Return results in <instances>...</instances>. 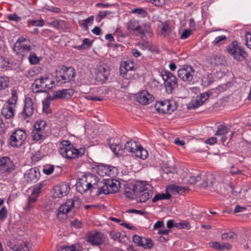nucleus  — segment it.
I'll return each instance as SVG.
<instances>
[{
    "label": "nucleus",
    "mask_w": 251,
    "mask_h": 251,
    "mask_svg": "<svg viewBox=\"0 0 251 251\" xmlns=\"http://www.w3.org/2000/svg\"><path fill=\"white\" fill-rule=\"evenodd\" d=\"M162 168L164 173V174L162 176L165 179H167V178L165 176L170 175L172 176L174 174V172L176 170V166L175 165H171L169 163H167L163 165Z\"/></svg>",
    "instance_id": "cd10ccee"
},
{
    "label": "nucleus",
    "mask_w": 251,
    "mask_h": 251,
    "mask_svg": "<svg viewBox=\"0 0 251 251\" xmlns=\"http://www.w3.org/2000/svg\"><path fill=\"white\" fill-rule=\"evenodd\" d=\"M79 245H73L70 247H61L58 251H79Z\"/></svg>",
    "instance_id": "a19ab883"
},
{
    "label": "nucleus",
    "mask_w": 251,
    "mask_h": 251,
    "mask_svg": "<svg viewBox=\"0 0 251 251\" xmlns=\"http://www.w3.org/2000/svg\"><path fill=\"white\" fill-rule=\"evenodd\" d=\"M155 108L159 113L171 114L174 111L176 107L173 105L169 100L158 101L155 105Z\"/></svg>",
    "instance_id": "9b49d317"
},
{
    "label": "nucleus",
    "mask_w": 251,
    "mask_h": 251,
    "mask_svg": "<svg viewBox=\"0 0 251 251\" xmlns=\"http://www.w3.org/2000/svg\"><path fill=\"white\" fill-rule=\"evenodd\" d=\"M213 77L211 74H208L203 76L201 81L202 85L204 86H207L213 82Z\"/></svg>",
    "instance_id": "4c0bfd02"
},
{
    "label": "nucleus",
    "mask_w": 251,
    "mask_h": 251,
    "mask_svg": "<svg viewBox=\"0 0 251 251\" xmlns=\"http://www.w3.org/2000/svg\"><path fill=\"white\" fill-rule=\"evenodd\" d=\"M45 23L43 20H31L28 21V24L29 25L36 26H42L44 25Z\"/></svg>",
    "instance_id": "de8ad7c7"
},
{
    "label": "nucleus",
    "mask_w": 251,
    "mask_h": 251,
    "mask_svg": "<svg viewBox=\"0 0 251 251\" xmlns=\"http://www.w3.org/2000/svg\"><path fill=\"white\" fill-rule=\"evenodd\" d=\"M234 232H229L228 233H224L222 235V238L223 239L227 240V239H232L234 236Z\"/></svg>",
    "instance_id": "69168bd1"
},
{
    "label": "nucleus",
    "mask_w": 251,
    "mask_h": 251,
    "mask_svg": "<svg viewBox=\"0 0 251 251\" xmlns=\"http://www.w3.org/2000/svg\"><path fill=\"white\" fill-rule=\"evenodd\" d=\"M54 171L53 166H51L48 168H45L43 169V172L48 175H50Z\"/></svg>",
    "instance_id": "774afa93"
},
{
    "label": "nucleus",
    "mask_w": 251,
    "mask_h": 251,
    "mask_svg": "<svg viewBox=\"0 0 251 251\" xmlns=\"http://www.w3.org/2000/svg\"><path fill=\"white\" fill-rule=\"evenodd\" d=\"M226 40V37L225 35L219 36L215 38L214 42L216 45H221L223 44Z\"/></svg>",
    "instance_id": "5fc2aeb1"
},
{
    "label": "nucleus",
    "mask_w": 251,
    "mask_h": 251,
    "mask_svg": "<svg viewBox=\"0 0 251 251\" xmlns=\"http://www.w3.org/2000/svg\"><path fill=\"white\" fill-rule=\"evenodd\" d=\"M103 181H99V177L93 174H89L84 175L79 178L75 183L76 188H96L101 187L100 184H102Z\"/></svg>",
    "instance_id": "f03ea898"
},
{
    "label": "nucleus",
    "mask_w": 251,
    "mask_h": 251,
    "mask_svg": "<svg viewBox=\"0 0 251 251\" xmlns=\"http://www.w3.org/2000/svg\"><path fill=\"white\" fill-rule=\"evenodd\" d=\"M227 52L233 58L238 61L245 60L248 55L243 47L238 44L236 41H233L226 48Z\"/></svg>",
    "instance_id": "7ed1b4c3"
},
{
    "label": "nucleus",
    "mask_w": 251,
    "mask_h": 251,
    "mask_svg": "<svg viewBox=\"0 0 251 251\" xmlns=\"http://www.w3.org/2000/svg\"><path fill=\"white\" fill-rule=\"evenodd\" d=\"M60 72L61 74L60 76L64 83L73 80L75 75V69L70 67L62 66Z\"/></svg>",
    "instance_id": "2eb2a0df"
},
{
    "label": "nucleus",
    "mask_w": 251,
    "mask_h": 251,
    "mask_svg": "<svg viewBox=\"0 0 251 251\" xmlns=\"http://www.w3.org/2000/svg\"><path fill=\"white\" fill-rule=\"evenodd\" d=\"M189 189H169V193L175 196L182 195L188 192Z\"/></svg>",
    "instance_id": "49530a36"
},
{
    "label": "nucleus",
    "mask_w": 251,
    "mask_h": 251,
    "mask_svg": "<svg viewBox=\"0 0 251 251\" xmlns=\"http://www.w3.org/2000/svg\"><path fill=\"white\" fill-rule=\"evenodd\" d=\"M15 251H28V249L24 247L23 246V243L22 242L20 244L16 245Z\"/></svg>",
    "instance_id": "0e129e2a"
},
{
    "label": "nucleus",
    "mask_w": 251,
    "mask_h": 251,
    "mask_svg": "<svg viewBox=\"0 0 251 251\" xmlns=\"http://www.w3.org/2000/svg\"><path fill=\"white\" fill-rule=\"evenodd\" d=\"M119 192V189H98L96 195L99 196L101 193L107 195L109 194L117 193Z\"/></svg>",
    "instance_id": "a18cd8bd"
},
{
    "label": "nucleus",
    "mask_w": 251,
    "mask_h": 251,
    "mask_svg": "<svg viewBox=\"0 0 251 251\" xmlns=\"http://www.w3.org/2000/svg\"><path fill=\"white\" fill-rule=\"evenodd\" d=\"M110 75V70L105 65H100L96 72V79L102 82L105 81Z\"/></svg>",
    "instance_id": "f3484780"
},
{
    "label": "nucleus",
    "mask_w": 251,
    "mask_h": 251,
    "mask_svg": "<svg viewBox=\"0 0 251 251\" xmlns=\"http://www.w3.org/2000/svg\"><path fill=\"white\" fill-rule=\"evenodd\" d=\"M41 189H32L30 195L28 197V202L25 205V209L26 210H30L32 207V203H35L37 200V198L41 193Z\"/></svg>",
    "instance_id": "393cba45"
},
{
    "label": "nucleus",
    "mask_w": 251,
    "mask_h": 251,
    "mask_svg": "<svg viewBox=\"0 0 251 251\" xmlns=\"http://www.w3.org/2000/svg\"><path fill=\"white\" fill-rule=\"evenodd\" d=\"M103 181H104L103 182V185L100 187H99V188H103L104 187H106L107 188H108V187L111 188H121V183L120 181L117 179L109 178L103 179Z\"/></svg>",
    "instance_id": "a878e982"
},
{
    "label": "nucleus",
    "mask_w": 251,
    "mask_h": 251,
    "mask_svg": "<svg viewBox=\"0 0 251 251\" xmlns=\"http://www.w3.org/2000/svg\"><path fill=\"white\" fill-rule=\"evenodd\" d=\"M92 46V42H90L89 39L88 38H85L82 41V44L78 46L74 47L75 48L77 49L78 50H81L82 49H83L86 47H90Z\"/></svg>",
    "instance_id": "c03bdc74"
},
{
    "label": "nucleus",
    "mask_w": 251,
    "mask_h": 251,
    "mask_svg": "<svg viewBox=\"0 0 251 251\" xmlns=\"http://www.w3.org/2000/svg\"><path fill=\"white\" fill-rule=\"evenodd\" d=\"M191 34V31L190 29H185L181 34L180 38L181 39H185L187 38Z\"/></svg>",
    "instance_id": "e2e57ef3"
},
{
    "label": "nucleus",
    "mask_w": 251,
    "mask_h": 251,
    "mask_svg": "<svg viewBox=\"0 0 251 251\" xmlns=\"http://www.w3.org/2000/svg\"><path fill=\"white\" fill-rule=\"evenodd\" d=\"M115 167L110 165L100 164L97 167V173L101 176H111L113 175L112 173Z\"/></svg>",
    "instance_id": "4be33fe9"
},
{
    "label": "nucleus",
    "mask_w": 251,
    "mask_h": 251,
    "mask_svg": "<svg viewBox=\"0 0 251 251\" xmlns=\"http://www.w3.org/2000/svg\"><path fill=\"white\" fill-rule=\"evenodd\" d=\"M153 243L152 240L150 238L143 237V240L140 246L145 249H150L153 246Z\"/></svg>",
    "instance_id": "58836bf2"
},
{
    "label": "nucleus",
    "mask_w": 251,
    "mask_h": 251,
    "mask_svg": "<svg viewBox=\"0 0 251 251\" xmlns=\"http://www.w3.org/2000/svg\"><path fill=\"white\" fill-rule=\"evenodd\" d=\"M81 205L80 200L77 197H75L73 199L67 200L66 202L59 207V211L60 213L68 215L72 209H74V212H76Z\"/></svg>",
    "instance_id": "0eeeda50"
},
{
    "label": "nucleus",
    "mask_w": 251,
    "mask_h": 251,
    "mask_svg": "<svg viewBox=\"0 0 251 251\" xmlns=\"http://www.w3.org/2000/svg\"><path fill=\"white\" fill-rule=\"evenodd\" d=\"M46 126V123L44 121L37 122L35 124L31 134L32 139L34 141L41 143L46 139L47 134L45 130Z\"/></svg>",
    "instance_id": "423d86ee"
},
{
    "label": "nucleus",
    "mask_w": 251,
    "mask_h": 251,
    "mask_svg": "<svg viewBox=\"0 0 251 251\" xmlns=\"http://www.w3.org/2000/svg\"><path fill=\"white\" fill-rule=\"evenodd\" d=\"M132 152L138 158L142 159H146L148 155V151L144 149L140 145H137V142L134 141L126 142L124 147V152Z\"/></svg>",
    "instance_id": "20e7f679"
},
{
    "label": "nucleus",
    "mask_w": 251,
    "mask_h": 251,
    "mask_svg": "<svg viewBox=\"0 0 251 251\" xmlns=\"http://www.w3.org/2000/svg\"><path fill=\"white\" fill-rule=\"evenodd\" d=\"M35 106L34 102L30 98H26L25 100V104L22 112V116L25 120L31 117L34 111Z\"/></svg>",
    "instance_id": "4468645a"
},
{
    "label": "nucleus",
    "mask_w": 251,
    "mask_h": 251,
    "mask_svg": "<svg viewBox=\"0 0 251 251\" xmlns=\"http://www.w3.org/2000/svg\"><path fill=\"white\" fill-rule=\"evenodd\" d=\"M148 2L151 3L156 6H162L165 3V0H147Z\"/></svg>",
    "instance_id": "4d7b16f0"
},
{
    "label": "nucleus",
    "mask_w": 251,
    "mask_h": 251,
    "mask_svg": "<svg viewBox=\"0 0 251 251\" xmlns=\"http://www.w3.org/2000/svg\"><path fill=\"white\" fill-rule=\"evenodd\" d=\"M122 64L126 68L128 71L132 70L134 68L133 64L128 61H124Z\"/></svg>",
    "instance_id": "052dcab7"
},
{
    "label": "nucleus",
    "mask_w": 251,
    "mask_h": 251,
    "mask_svg": "<svg viewBox=\"0 0 251 251\" xmlns=\"http://www.w3.org/2000/svg\"><path fill=\"white\" fill-rule=\"evenodd\" d=\"M162 76L165 82L166 91L171 93L173 90L178 87L177 78L173 74L168 71L162 72Z\"/></svg>",
    "instance_id": "6e6552de"
},
{
    "label": "nucleus",
    "mask_w": 251,
    "mask_h": 251,
    "mask_svg": "<svg viewBox=\"0 0 251 251\" xmlns=\"http://www.w3.org/2000/svg\"><path fill=\"white\" fill-rule=\"evenodd\" d=\"M201 179V175H198L196 176L191 175H188L186 177V183L189 184L194 185Z\"/></svg>",
    "instance_id": "e433bc0d"
},
{
    "label": "nucleus",
    "mask_w": 251,
    "mask_h": 251,
    "mask_svg": "<svg viewBox=\"0 0 251 251\" xmlns=\"http://www.w3.org/2000/svg\"><path fill=\"white\" fill-rule=\"evenodd\" d=\"M9 78L5 76H0V92L4 90L9 87Z\"/></svg>",
    "instance_id": "c9c22d12"
},
{
    "label": "nucleus",
    "mask_w": 251,
    "mask_h": 251,
    "mask_svg": "<svg viewBox=\"0 0 251 251\" xmlns=\"http://www.w3.org/2000/svg\"><path fill=\"white\" fill-rule=\"evenodd\" d=\"M171 195L169 193V189H166L165 193H158L155 195L152 200L153 202H156L159 200H169Z\"/></svg>",
    "instance_id": "473e14b6"
},
{
    "label": "nucleus",
    "mask_w": 251,
    "mask_h": 251,
    "mask_svg": "<svg viewBox=\"0 0 251 251\" xmlns=\"http://www.w3.org/2000/svg\"><path fill=\"white\" fill-rule=\"evenodd\" d=\"M138 102L143 105H148L154 100V98L152 94H150L146 90L139 92L136 96Z\"/></svg>",
    "instance_id": "dca6fc26"
},
{
    "label": "nucleus",
    "mask_w": 251,
    "mask_h": 251,
    "mask_svg": "<svg viewBox=\"0 0 251 251\" xmlns=\"http://www.w3.org/2000/svg\"><path fill=\"white\" fill-rule=\"evenodd\" d=\"M50 102L48 100L43 101V111L46 113L49 114L51 112V110L50 108Z\"/></svg>",
    "instance_id": "3c124183"
},
{
    "label": "nucleus",
    "mask_w": 251,
    "mask_h": 251,
    "mask_svg": "<svg viewBox=\"0 0 251 251\" xmlns=\"http://www.w3.org/2000/svg\"><path fill=\"white\" fill-rule=\"evenodd\" d=\"M175 227L179 229H187L190 228V225L189 223L185 222L184 223H178L175 224Z\"/></svg>",
    "instance_id": "603ef678"
},
{
    "label": "nucleus",
    "mask_w": 251,
    "mask_h": 251,
    "mask_svg": "<svg viewBox=\"0 0 251 251\" xmlns=\"http://www.w3.org/2000/svg\"><path fill=\"white\" fill-rule=\"evenodd\" d=\"M160 34L163 35L164 37H170L173 39L176 36L175 33L171 30L170 26L167 24L163 25L161 28Z\"/></svg>",
    "instance_id": "7c9ffc66"
},
{
    "label": "nucleus",
    "mask_w": 251,
    "mask_h": 251,
    "mask_svg": "<svg viewBox=\"0 0 251 251\" xmlns=\"http://www.w3.org/2000/svg\"><path fill=\"white\" fill-rule=\"evenodd\" d=\"M211 94L212 93L210 92H206L201 94L200 96L197 97L196 100H192L188 104V109H194L202 105L209 99Z\"/></svg>",
    "instance_id": "ddd939ff"
},
{
    "label": "nucleus",
    "mask_w": 251,
    "mask_h": 251,
    "mask_svg": "<svg viewBox=\"0 0 251 251\" xmlns=\"http://www.w3.org/2000/svg\"><path fill=\"white\" fill-rule=\"evenodd\" d=\"M130 13L136 14L141 17L145 18L147 15V11L142 8H134L131 10Z\"/></svg>",
    "instance_id": "ea45409f"
},
{
    "label": "nucleus",
    "mask_w": 251,
    "mask_h": 251,
    "mask_svg": "<svg viewBox=\"0 0 251 251\" xmlns=\"http://www.w3.org/2000/svg\"><path fill=\"white\" fill-rule=\"evenodd\" d=\"M7 211L5 206L2 207L0 210V220H3L7 217Z\"/></svg>",
    "instance_id": "bf43d9fd"
},
{
    "label": "nucleus",
    "mask_w": 251,
    "mask_h": 251,
    "mask_svg": "<svg viewBox=\"0 0 251 251\" xmlns=\"http://www.w3.org/2000/svg\"><path fill=\"white\" fill-rule=\"evenodd\" d=\"M246 45L247 47L251 50V32H247L245 34Z\"/></svg>",
    "instance_id": "6e6d98bb"
},
{
    "label": "nucleus",
    "mask_w": 251,
    "mask_h": 251,
    "mask_svg": "<svg viewBox=\"0 0 251 251\" xmlns=\"http://www.w3.org/2000/svg\"><path fill=\"white\" fill-rule=\"evenodd\" d=\"M16 90H11V97L8 100L6 105L15 108L17 102L18 97Z\"/></svg>",
    "instance_id": "2f4dec72"
},
{
    "label": "nucleus",
    "mask_w": 251,
    "mask_h": 251,
    "mask_svg": "<svg viewBox=\"0 0 251 251\" xmlns=\"http://www.w3.org/2000/svg\"><path fill=\"white\" fill-rule=\"evenodd\" d=\"M28 60L31 65H35L39 63L40 58L38 57L35 53L31 52L28 57Z\"/></svg>",
    "instance_id": "37998d69"
},
{
    "label": "nucleus",
    "mask_w": 251,
    "mask_h": 251,
    "mask_svg": "<svg viewBox=\"0 0 251 251\" xmlns=\"http://www.w3.org/2000/svg\"><path fill=\"white\" fill-rule=\"evenodd\" d=\"M133 188H148L151 187L153 188V187L150 184L148 181L138 180L136 181L132 185Z\"/></svg>",
    "instance_id": "f704fd0d"
},
{
    "label": "nucleus",
    "mask_w": 251,
    "mask_h": 251,
    "mask_svg": "<svg viewBox=\"0 0 251 251\" xmlns=\"http://www.w3.org/2000/svg\"><path fill=\"white\" fill-rule=\"evenodd\" d=\"M153 192L152 190L149 189H141L139 192V198L140 202H145L148 200L152 195Z\"/></svg>",
    "instance_id": "c85d7f7f"
},
{
    "label": "nucleus",
    "mask_w": 251,
    "mask_h": 251,
    "mask_svg": "<svg viewBox=\"0 0 251 251\" xmlns=\"http://www.w3.org/2000/svg\"><path fill=\"white\" fill-rule=\"evenodd\" d=\"M85 151V148H83L79 149L74 148L68 140L62 141L59 149L60 154L67 159H75L81 157L84 154Z\"/></svg>",
    "instance_id": "f257e3e1"
},
{
    "label": "nucleus",
    "mask_w": 251,
    "mask_h": 251,
    "mask_svg": "<svg viewBox=\"0 0 251 251\" xmlns=\"http://www.w3.org/2000/svg\"><path fill=\"white\" fill-rule=\"evenodd\" d=\"M128 28L133 31H136L139 34L145 35L148 33L151 35L150 26L148 24L140 25L139 22L135 19H131L127 24Z\"/></svg>",
    "instance_id": "9d476101"
},
{
    "label": "nucleus",
    "mask_w": 251,
    "mask_h": 251,
    "mask_svg": "<svg viewBox=\"0 0 251 251\" xmlns=\"http://www.w3.org/2000/svg\"><path fill=\"white\" fill-rule=\"evenodd\" d=\"M7 18L10 21H14L18 22L21 20V17L18 16L16 14H10L8 15Z\"/></svg>",
    "instance_id": "680f3d73"
},
{
    "label": "nucleus",
    "mask_w": 251,
    "mask_h": 251,
    "mask_svg": "<svg viewBox=\"0 0 251 251\" xmlns=\"http://www.w3.org/2000/svg\"><path fill=\"white\" fill-rule=\"evenodd\" d=\"M87 242L92 245H99L102 243V237L100 233H90L87 237Z\"/></svg>",
    "instance_id": "b1692460"
},
{
    "label": "nucleus",
    "mask_w": 251,
    "mask_h": 251,
    "mask_svg": "<svg viewBox=\"0 0 251 251\" xmlns=\"http://www.w3.org/2000/svg\"><path fill=\"white\" fill-rule=\"evenodd\" d=\"M195 73L194 69L189 65H184L177 71L179 78L189 84L192 82Z\"/></svg>",
    "instance_id": "1a4fd4ad"
},
{
    "label": "nucleus",
    "mask_w": 251,
    "mask_h": 251,
    "mask_svg": "<svg viewBox=\"0 0 251 251\" xmlns=\"http://www.w3.org/2000/svg\"><path fill=\"white\" fill-rule=\"evenodd\" d=\"M136 189H129L128 191H125V194L126 197L131 199H134L136 196Z\"/></svg>",
    "instance_id": "864d4df0"
},
{
    "label": "nucleus",
    "mask_w": 251,
    "mask_h": 251,
    "mask_svg": "<svg viewBox=\"0 0 251 251\" xmlns=\"http://www.w3.org/2000/svg\"><path fill=\"white\" fill-rule=\"evenodd\" d=\"M223 61L221 57L216 55L208 57L206 61L208 67L210 68L211 69H214L215 67L222 65Z\"/></svg>",
    "instance_id": "5701e85b"
},
{
    "label": "nucleus",
    "mask_w": 251,
    "mask_h": 251,
    "mask_svg": "<svg viewBox=\"0 0 251 251\" xmlns=\"http://www.w3.org/2000/svg\"><path fill=\"white\" fill-rule=\"evenodd\" d=\"M93 21L94 17H89L85 20L82 21L81 24V26H82L85 30H87L88 28V24L90 23L92 24Z\"/></svg>",
    "instance_id": "8fccbe9b"
},
{
    "label": "nucleus",
    "mask_w": 251,
    "mask_h": 251,
    "mask_svg": "<svg viewBox=\"0 0 251 251\" xmlns=\"http://www.w3.org/2000/svg\"><path fill=\"white\" fill-rule=\"evenodd\" d=\"M227 132L228 131L227 128L225 126L221 125L218 126L217 130L215 133V135L221 136L226 135Z\"/></svg>",
    "instance_id": "79ce46f5"
},
{
    "label": "nucleus",
    "mask_w": 251,
    "mask_h": 251,
    "mask_svg": "<svg viewBox=\"0 0 251 251\" xmlns=\"http://www.w3.org/2000/svg\"><path fill=\"white\" fill-rule=\"evenodd\" d=\"M15 165L8 157H0V169L5 172H10L14 169Z\"/></svg>",
    "instance_id": "aec40b11"
},
{
    "label": "nucleus",
    "mask_w": 251,
    "mask_h": 251,
    "mask_svg": "<svg viewBox=\"0 0 251 251\" xmlns=\"http://www.w3.org/2000/svg\"><path fill=\"white\" fill-rule=\"evenodd\" d=\"M40 176L38 169L36 168H31L26 171L24 177L27 182H36Z\"/></svg>",
    "instance_id": "6ab92c4d"
},
{
    "label": "nucleus",
    "mask_w": 251,
    "mask_h": 251,
    "mask_svg": "<svg viewBox=\"0 0 251 251\" xmlns=\"http://www.w3.org/2000/svg\"><path fill=\"white\" fill-rule=\"evenodd\" d=\"M111 12L108 11H100L96 17V20L100 22L102 19L105 18L108 15L110 14Z\"/></svg>",
    "instance_id": "09e8293b"
},
{
    "label": "nucleus",
    "mask_w": 251,
    "mask_h": 251,
    "mask_svg": "<svg viewBox=\"0 0 251 251\" xmlns=\"http://www.w3.org/2000/svg\"><path fill=\"white\" fill-rule=\"evenodd\" d=\"M15 114L14 108L5 105L1 110V114L6 119L13 118Z\"/></svg>",
    "instance_id": "bb28decb"
},
{
    "label": "nucleus",
    "mask_w": 251,
    "mask_h": 251,
    "mask_svg": "<svg viewBox=\"0 0 251 251\" xmlns=\"http://www.w3.org/2000/svg\"><path fill=\"white\" fill-rule=\"evenodd\" d=\"M26 138V135L25 130L18 129L15 130L10 137V144L12 146L16 147L18 143L22 144Z\"/></svg>",
    "instance_id": "f8f14e48"
},
{
    "label": "nucleus",
    "mask_w": 251,
    "mask_h": 251,
    "mask_svg": "<svg viewBox=\"0 0 251 251\" xmlns=\"http://www.w3.org/2000/svg\"><path fill=\"white\" fill-rule=\"evenodd\" d=\"M126 212L127 213H135V214H138L140 215H144L145 214V212L141 211V210H138L134 209H131L127 210Z\"/></svg>",
    "instance_id": "338daca9"
},
{
    "label": "nucleus",
    "mask_w": 251,
    "mask_h": 251,
    "mask_svg": "<svg viewBox=\"0 0 251 251\" xmlns=\"http://www.w3.org/2000/svg\"><path fill=\"white\" fill-rule=\"evenodd\" d=\"M132 240L134 243L136 244L138 246H140L143 240V237H141L137 235H134L132 237Z\"/></svg>",
    "instance_id": "13d9d810"
},
{
    "label": "nucleus",
    "mask_w": 251,
    "mask_h": 251,
    "mask_svg": "<svg viewBox=\"0 0 251 251\" xmlns=\"http://www.w3.org/2000/svg\"><path fill=\"white\" fill-rule=\"evenodd\" d=\"M74 94V91L72 89H63L54 91L53 96L54 99H69Z\"/></svg>",
    "instance_id": "412c9836"
},
{
    "label": "nucleus",
    "mask_w": 251,
    "mask_h": 251,
    "mask_svg": "<svg viewBox=\"0 0 251 251\" xmlns=\"http://www.w3.org/2000/svg\"><path fill=\"white\" fill-rule=\"evenodd\" d=\"M51 192L52 197L56 199L66 196L69 193V190L68 189H64V191H62V189H52Z\"/></svg>",
    "instance_id": "72a5a7b5"
},
{
    "label": "nucleus",
    "mask_w": 251,
    "mask_h": 251,
    "mask_svg": "<svg viewBox=\"0 0 251 251\" xmlns=\"http://www.w3.org/2000/svg\"><path fill=\"white\" fill-rule=\"evenodd\" d=\"M32 92L34 93H43L47 92V90L52 88V86L49 84V77L44 75L34 80L32 84Z\"/></svg>",
    "instance_id": "39448f33"
},
{
    "label": "nucleus",
    "mask_w": 251,
    "mask_h": 251,
    "mask_svg": "<svg viewBox=\"0 0 251 251\" xmlns=\"http://www.w3.org/2000/svg\"><path fill=\"white\" fill-rule=\"evenodd\" d=\"M215 178L211 174H207L206 178L203 180V182L201 184V188L213 187V183L215 182Z\"/></svg>",
    "instance_id": "c756f323"
},
{
    "label": "nucleus",
    "mask_w": 251,
    "mask_h": 251,
    "mask_svg": "<svg viewBox=\"0 0 251 251\" xmlns=\"http://www.w3.org/2000/svg\"><path fill=\"white\" fill-rule=\"evenodd\" d=\"M31 48L29 44H22V43H15L13 50L17 54L21 55L22 57L25 56L31 50Z\"/></svg>",
    "instance_id": "a211bd4d"
}]
</instances>
